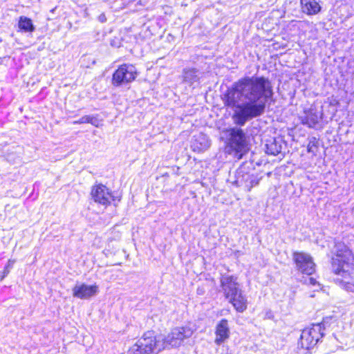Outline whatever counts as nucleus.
Masks as SVG:
<instances>
[{
	"instance_id": "1",
	"label": "nucleus",
	"mask_w": 354,
	"mask_h": 354,
	"mask_svg": "<svg viewBox=\"0 0 354 354\" xmlns=\"http://www.w3.org/2000/svg\"><path fill=\"white\" fill-rule=\"evenodd\" d=\"M272 96V86L268 78L245 77L234 83L225 96V104L234 109L233 120L242 126L261 115Z\"/></svg>"
},
{
	"instance_id": "2",
	"label": "nucleus",
	"mask_w": 354,
	"mask_h": 354,
	"mask_svg": "<svg viewBox=\"0 0 354 354\" xmlns=\"http://www.w3.org/2000/svg\"><path fill=\"white\" fill-rule=\"evenodd\" d=\"M354 258L352 252L344 243L335 245V255L332 259V267L333 272L344 279L337 278L336 280L345 283V288L354 292V286L350 283V270L353 266Z\"/></svg>"
},
{
	"instance_id": "3",
	"label": "nucleus",
	"mask_w": 354,
	"mask_h": 354,
	"mask_svg": "<svg viewBox=\"0 0 354 354\" xmlns=\"http://www.w3.org/2000/svg\"><path fill=\"white\" fill-rule=\"evenodd\" d=\"M221 287L226 299L239 312L247 308V299L243 295L237 282V278L232 275L222 274L220 279Z\"/></svg>"
},
{
	"instance_id": "4",
	"label": "nucleus",
	"mask_w": 354,
	"mask_h": 354,
	"mask_svg": "<svg viewBox=\"0 0 354 354\" xmlns=\"http://www.w3.org/2000/svg\"><path fill=\"white\" fill-rule=\"evenodd\" d=\"M140 354H156L165 349L160 336L156 337L153 331H147L133 346Z\"/></svg>"
},
{
	"instance_id": "5",
	"label": "nucleus",
	"mask_w": 354,
	"mask_h": 354,
	"mask_svg": "<svg viewBox=\"0 0 354 354\" xmlns=\"http://www.w3.org/2000/svg\"><path fill=\"white\" fill-rule=\"evenodd\" d=\"M324 329L322 324H313L304 329L300 337L301 347L308 350L315 346L322 337Z\"/></svg>"
},
{
	"instance_id": "6",
	"label": "nucleus",
	"mask_w": 354,
	"mask_h": 354,
	"mask_svg": "<svg viewBox=\"0 0 354 354\" xmlns=\"http://www.w3.org/2000/svg\"><path fill=\"white\" fill-rule=\"evenodd\" d=\"M138 72L132 64H124L119 66L113 75V84L118 86L122 84L133 82L137 77Z\"/></svg>"
},
{
	"instance_id": "7",
	"label": "nucleus",
	"mask_w": 354,
	"mask_h": 354,
	"mask_svg": "<svg viewBox=\"0 0 354 354\" xmlns=\"http://www.w3.org/2000/svg\"><path fill=\"white\" fill-rule=\"evenodd\" d=\"M293 259L297 270L303 274L310 275L315 272V264L309 254L304 252H295Z\"/></svg>"
},
{
	"instance_id": "8",
	"label": "nucleus",
	"mask_w": 354,
	"mask_h": 354,
	"mask_svg": "<svg viewBox=\"0 0 354 354\" xmlns=\"http://www.w3.org/2000/svg\"><path fill=\"white\" fill-rule=\"evenodd\" d=\"M91 196L95 202L102 205H108L113 201V196L109 189L103 185H97L93 187Z\"/></svg>"
},
{
	"instance_id": "9",
	"label": "nucleus",
	"mask_w": 354,
	"mask_h": 354,
	"mask_svg": "<svg viewBox=\"0 0 354 354\" xmlns=\"http://www.w3.org/2000/svg\"><path fill=\"white\" fill-rule=\"evenodd\" d=\"M98 292V286L96 285H86L85 283L76 284L73 288V295L81 299H88Z\"/></svg>"
},
{
	"instance_id": "10",
	"label": "nucleus",
	"mask_w": 354,
	"mask_h": 354,
	"mask_svg": "<svg viewBox=\"0 0 354 354\" xmlns=\"http://www.w3.org/2000/svg\"><path fill=\"white\" fill-rule=\"evenodd\" d=\"M230 328L228 322L225 319H221L216 326L214 342L216 345L224 343L230 337Z\"/></svg>"
},
{
	"instance_id": "11",
	"label": "nucleus",
	"mask_w": 354,
	"mask_h": 354,
	"mask_svg": "<svg viewBox=\"0 0 354 354\" xmlns=\"http://www.w3.org/2000/svg\"><path fill=\"white\" fill-rule=\"evenodd\" d=\"M231 145L237 151H242L246 147L245 136L242 129H234L231 133Z\"/></svg>"
},
{
	"instance_id": "12",
	"label": "nucleus",
	"mask_w": 354,
	"mask_h": 354,
	"mask_svg": "<svg viewBox=\"0 0 354 354\" xmlns=\"http://www.w3.org/2000/svg\"><path fill=\"white\" fill-rule=\"evenodd\" d=\"M191 147L194 151L201 152L207 149L210 145L206 135L198 133L193 136Z\"/></svg>"
},
{
	"instance_id": "13",
	"label": "nucleus",
	"mask_w": 354,
	"mask_h": 354,
	"mask_svg": "<svg viewBox=\"0 0 354 354\" xmlns=\"http://www.w3.org/2000/svg\"><path fill=\"white\" fill-rule=\"evenodd\" d=\"M301 8L304 13L308 15H316L321 10V6L315 0H301Z\"/></svg>"
},
{
	"instance_id": "14",
	"label": "nucleus",
	"mask_w": 354,
	"mask_h": 354,
	"mask_svg": "<svg viewBox=\"0 0 354 354\" xmlns=\"http://www.w3.org/2000/svg\"><path fill=\"white\" fill-rule=\"evenodd\" d=\"M320 117L316 111L310 109L305 113V115L301 117V122L304 124L308 125L309 127H314L318 122Z\"/></svg>"
},
{
	"instance_id": "15",
	"label": "nucleus",
	"mask_w": 354,
	"mask_h": 354,
	"mask_svg": "<svg viewBox=\"0 0 354 354\" xmlns=\"http://www.w3.org/2000/svg\"><path fill=\"white\" fill-rule=\"evenodd\" d=\"M18 25L19 29L24 32H32L35 30L32 20L26 17H20Z\"/></svg>"
},
{
	"instance_id": "16",
	"label": "nucleus",
	"mask_w": 354,
	"mask_h": 354,
	"mask_svg": "<svg viewBox=\"0 0 354 354\" xmlns=\"http://www.w3.org/2000/svg\"><path fill=\"white\" fill-rule=\"evenodd\" d=\"M266 153L276 156L281 151V146L275 140L269 141L266 145Z\"/></svg>"
},
{
	"instance_id": "17",
	"label": "nucleus",
	"mask_w": 354,
	"mask_h": 354,
	"mask_svg": "<svg viewBox=\"0 0 354 354\" xmlns=\"http://www.w3.org/2000/svg\"><path fill=\"white\" fill-rule=\"evenodd\" d=\"M176 333L172 332L169 334L165 338L160 337V340L164 344L165 348H169L170 347H174L177 344Z\"/></svg>"
},
{
	"instance_id": "18",
	"label": "nucleus",
	"mask_w": 354,
	"mask_h": 354,
	"mask_svg": "<svg viewBox=\"0 0 354 354\" xmlns=\"http://www.w3.org/2000/svg\"><path fill=\"white\" fill-rule=\"evenodd\" d=\"M197 71L194 69H189L184 73V81L189 82L192 84L194 82H196L198 80V76L196 75Z\"/></svg>"
},
{
	"instance_id": "19",
	"label": "nucleus",
	"mask_w": 354,
	"mask_h": 354,
	"mask_svg": "<svg viewBox=\"0 0 354 354\" xmlns=\"http://www.w3.org/2000/svg\"><path fill=\"white\" fill-rule=\"evenodd\" d=\"M319 148V141L315 137L311 138L309 140L307 151L308 153H311L313 155H316Z\"/></svg>"
},
{
	"instance_id": "20",
	"label": "nucleus",
	"mask_w": 354,
	"mask_h": 354,
	"mask_svg": "<svg viewBox=\"0 0 354 354\" xmlns=\"http://www.w3.org/2000/svg\"><path fill=\"white\" fill-rule=\"evenodd\" d=\"M193 333V330L191 327H181L178 329V339H183L190 337Z\"/></svg>"
},
{
	"instance_id": "21",
	"label": "nucleus",
	"mask_w": 354,
	"mask_h": 354,
	"mask_svg": "<svg viewBox=\"0 0 354 354\" xmlns=\"http://www.w3.org/2000/svg\"><path fill=\"white\" fill-rule=\"evenodd\" d=\"M259 179L254 177L250 178L249 184H247L245 185L248 189V191L250 192L254 186H257V185H259Z\"/></svg>"
},
{
	"instance_id": "22",
	"label": "nucleus",
	"mask_w": 354,
	"mask_h": 354,
	"mask_svg": "<svg viewBox=\"0 0 354 354\" xmlns=\"http://www.w3.org/2000/svg\"><path fill=\"white\" fill-rule=\"evenodd\" d=\"M88 123H90L96 127H98L100 125V121L96 117L93 115H89Z\"/></svg>"
},
{
	"instance_id": "23",
	"label": "nucleus",
	"mask_w": 354,
	"mask_h": 354,
	"mask_svg": "<svg viewBox=\"0 0 354 354\" xmlns=\"http://www.w3.org/2000/svg\"><path fill=\"white\" fill-rule=\"evenodd\" d=\"M89 119V115H84L80 118L78 120H75L73 122V124H84L88 123Z\"/></svg>"
},
{
	"instance_id": "24",
	"label": "nucleus",
	"mask_w": 354,
	"mask_h": 354,
	"mask_svg": "<svg viewBox=\"0 0 354 354\" xmlns=\"http://www.w3.org/2000/svg\"><path fill=\"white\" fill-rule=\"evenodd\" d=\"M15 263V260L9 259L8 261L7 265L6 266V269H10V270L13 267Z\"/></svg>"
},
{
	"instance_id": "25",
	"label": "nucleus",
	"mask_w": 354,
	"mask_h": 354,
	"mask_svg": "<svg viewBox=\"0 0 354 354\" xmlns=\"http://www.w3.org/2000/svg\"><path fill=\"white\" fill-rule=\"evenodd\" d=\"M9 272L10 269H6V267H5L3 274L1 276L0 280H3L8 274Z\"/></svg>"
},
{
	"instance_id": "26",
	"label": "nucleus",
	"mask_w": 354,
	"mask_h": 354,
	"mask_svg": "<svg viewBox=\"0 0 354 354\" xmlns=\"http://www.w3.org/2000/svg\"><path fill=\"white\" fill-rule=\"evenodd\" d=\"M308 280L309 284H310L313 286H316L317 283V281L315 279H313V277H310Z\"/></svg>"
},
{
	"instance_id": "27",
	"label": "nucleus",
	"mask_w": 354,
	"mask_h": 354,
	"mask_svg": "<svg viewBox=\"0 0 354 354\" xmlns=\"http://www.w3.org/2000/svg\"><path fill=\"white\" fill-rule=\"evenodd\" d=\"M128 354H140L138 352H136L135 348H133L131 351L129 352Z\"/></svg>"
}]
</instances>
